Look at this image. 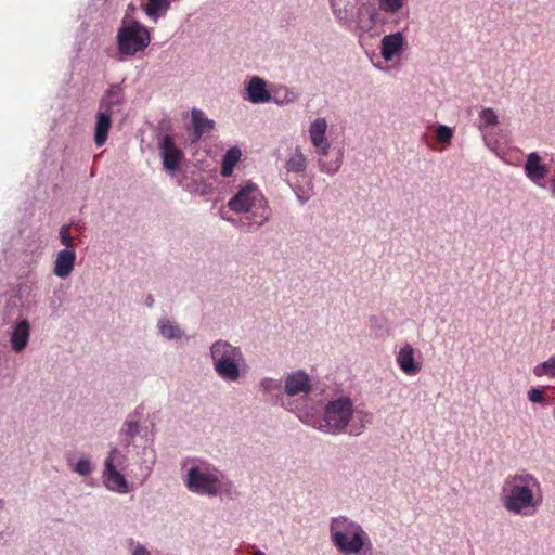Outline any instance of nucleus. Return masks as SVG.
<instances>
[{
    "label": "nucleus",
    "mask_w": 555,
    "mask_h": 555,
    "mask_svg": "<svg viewBox=\"0 0 555 555\" xmlns=\"http://www.w3.org/2000/svg\"><path fill=\"white\" fill-rule=\"evenodd\" d=\"M499 501L502 508L511 516H534L544 501L542 482L534 473L518 469L503 479Z\"/></svg>",
    "instance_id": "3"
},
{
    "label": "nucleus",
    "mask_w": 555,
    "mask_h": 555,
    "mask_svg": "<svg viewBox=\"0 0 555 555\" xmlns=\"http://www.w3.org/2000/svg\"><path fill=\"white\" fill-rule=\"evenodd\" d=\"M119 102V93L112 91L102 101L100 111L95 115L94 143L102 146L107 140L109 129L112 127L111 105Z\"/></svg>",
    "instance_id": "14"
},
{
    "label": "nucleus",
    "mask_w": 555,
    "mask_h": 555,
    "mask_svg": "<svg viewBox=\"0 0 555 555\" xmlns=\"http://www.w3.org/2000/svg\"><path fill=\"white\" fill-rule=\"evenodd\" d=\"M30 335V325L27 320L16 322L11 333V346L14 351L20 352L24 350L28 344Z\"/></svg>",
    "instance_id": "19"
},
{
    "label": "nucleus",
    "mask_w": 555,
    "mask_h": 555,
    "mask_svg": "<svg viewBox=\"0 0 555 555\" xmlns=\"http://www.w3.org/2000/svg\"><path fill=\"white\" fill-rule=\"evenodd\" d=\"M285 409L293 412L301 423L326 435L343 434L360 435L366 428L363 420L354 422L356 405L348 395H339L328 399L322 409L305 401L301 406L293 405L292 401L284 403Z\"/></svg>",
    "instance_id": "2"
},
{
    "label": "nucleus",
    "mask_w": 555,
    "mask_h": 555,
    "mask_svg": "<svg viewBox=\"0 0 555 555\" xmlns=\"http://www.w3.org/2000/svg\"><path fill=\"white\" fill-rule=\"evenodd\" d=\"M454 135V129L446 125H438L436 128V139L443 145H449Z\"/></svg>",
    "instance_id": "31"
},
{
    "label": "nucleus",
    "mask_w": 555,
    "mask_h": 555,
    "mask_svg": "<svg viewBox=\"0 0 555 555\" xmlns=\"http://www.w3.org/2000/svg\"><path fill=\"white\" fill-rule=\"evenodd\" d=\"M132 555H149V553L144 546L137 544L132 550Z\"/></svg>",
    "instance_id": "34"
},
{
    "label": "nucleus",
    "mask_w": 555,
    "mask_h": 555,
    "mask_svg": "<svg viewBox=\"0 0 555 555\" xmlns=\"http://www.w3.org/2000/svg\"><path fill=\"white\" fill-rule=\"evenodd\" d=\"M533 373L538 377H555V354L534 367Z\"/></svg>",
    "instance_id": "30"
},
{
    "label": "nucleus",
    "mask_w": 555,
    "mask_h": 555,
    "mask_svg": "<svg viewBox=\"0 0 555 555\" xmlns=\"http://www.w3.org/2000/svg\"><path fill=\"white\" fill-rule=\"evenodd\" d=\"M116 39L120 54L133 56L149 47L151 34L144 25L130 20L127 14L118 28Z\"/></svg>",
    "instance_id": "10"
},
{
    "label": "nucleus",
    "mask_w": 555,
    "mask_h": 555,
    "mask_svg": "<svg viewBox=\"0 0 555 555\" xmlns=\"http://www.w3.org/2000/svg\"><path fill=\"white\" fill-rule=\"evenodd\" d=\"M308 167V156L300 146H296L285 160V169L288 172L304 175Z\"/></svg>",
    "instance_id": "20"
},
{
    "label": "nucleus",
    "mask_w": 555,
    "mask_h": 555,
    "mask_svg": "<svg viewBox=\"0 0 555 555\" xmlns=\"http://www.w3.org/2000/svg\"><path fill=\"white\" fill-rule=\"evenodd\" d=\"M228 207L235 214L247 215V218L258 227L270 218L268 202L261 190L254 183H246L228 202Z\"/></svg>",
    "instance_id": "8"
},
{
    "label": "nucleus",
    "mask_w": 555,
    "mask_h": 555,
    "mask_svg": "<svg viewBox=\"0 0 555 555\" xmlns=\"http://www.w3.org/2000/svg\"><path fill=\"white\" fill-rule=\"evenodd\" d=\"M524 172L534 185L543 188L550 173V168L538 152H531L526 156Z\"/></svg>",
    "instance_id": "16"
},
{
    "label": "nucleus",
    "mask_w": 555,
    "mask_h": 555,
    "mask_svg": "<svg viewBox=\"0 0 555 555\" xmlns=\"http://www.w3.org/2000/svg\"><path fill=\"white\" fill-rule=\"evenodd\" d=\"M242 151L238 146L230 147L222 157L220 173L222 177H231L235 166L241 162Z\"/></svg>",
    "instance_id": "22"
},
{
    "label": "nucleus",
    "mask_w": 555,
    "mask_h": 555,
    "mask_svg": "<svg viewBox=\"0 0 555 555\" xmlns=\"http://www.w3.org/2000/svg\"><path fill=\"white\" fill-rule=\"evenodd\" d=\"M211 364L217 376L225 383H237L247 374L246 358L238 346L218 339L209 348Z\"/></svg>",
    "instance_id": "5"
},
{
    "label": "nucleus",
    "mask_w": 555,
    "mask_h": 555,
    "mask_svg": "<svg viewBox=\"0 0 555 555\" xmlns=\"http://www.w3.org/2000/svg\"><path fill=\"white\" fill-rule=\"evenodd\" d=\"M408 49V37L402 30L385 34L378 43V60L373 63L374 68L387 72L400 66Z\"/></svg>",
    "instance_id": "9"
},
{
    "label": "nucleus",
    "mask_w": 555,
    "mask_h": 555,
    "mask_svg": "<svg viewBox=\"0 0 555 555\" xmlns=\"http://www.w3.org/2000/svg\"><path fill=\"white\" fill-rule=\"evenodd\" d=\"M183 482L186 489L198 495L221 496L233 491V483L214 464L194 459L184 465Z\"/></svg>",
    "instance_id": "4"
},
{
    "label": "nucleus",
    "mask_w": 555,
    "mask_h": 555,
    "mask_svg": "<svg viewBox=\"0 0 555 555\" xmlns=\"http://www.w3.org/2000/svg\"><path fill=\"white\" fill-rule=\"evenodd\" d=\"M70 469L79 476L87 477L94 470L93 463L88 457H79L76 462L69 464Z\"/></svg>",
    "instance_id": "28"
},
{
    "label": "nucleus",
    "mask_w": 555,
    "mask_h": 555,
    "mask_svg": "<svg viewBox=\"0 0 555 555\" xmlns=\"http://www.w3.org/2000/svg\"><path fill=\"white\" fill-rule=\"evenodd\" d=\"M157 328L162 337L168 340L182 339L184 337V332L181 327L168 319L159 320Z\"/></svg>",
    "instance_id": "24"
},
{
    "label": "nucleus",
    "mask_w": 555,
    "mask_h": 555,
    "mask_svg": "<svg viewBox=\"0 0 555 555\" xmlns=\"http://www.w3.org/2000/svg\"><path fill=\"white\" fill-rule=\"evenodd\" d=\"M158 147L164 168L170 175H175L180 169L183 160L182 151L175 144L170 135H164Z\"/></svg>",
    "instance_id": "15"
},
{
    "label": "nucleus",
    "mask_w": 555,
    "mask_h": 555,
    "mask_svg": "<svg viewBox=\"0 0 555 555\" xmlns=\"http://www.w3.org/2000/svg\"><path fill=\"white\" fill-rule=\"evenodd\" d=\"M141 7L150 18L157 22L168 11L170 2L169 0H142Z\"/></svg>",
    "instance_id": "23"
},
{
    "label": "nucleus",
    "mask_w": 555,
    "mask_h": 555,
    "mask_svg": "<svg viewBox=\"0 0 555 555\" xmlns=\"http://www.w3.org/2000/svg\"><path fill=\"white\" fill-rule=\"evenodd\" d=\"M328 530L332 543L341 554H359L372 547L371 539L364 528L347 516L333 517L330 520Z\"/></svg>",
    "instance_id": "6"
},
{
    "label": "nucleus",
    "mask_w": 555,
    "mask_h": 555,
    "mask_svg": "<svg viewBox=\"0 0 555 555\" xmlns=\"http://www.w3.org/2000/svg\"><path fill=\"white\" fill-rule=\"evenodd\" d=\"M76 258L77 253L75 248L61 249L57 251L53 262V274L62 280L69 278L74 271Z\"/></svg>",
    "instance_id": "18"
},
{
    "label": "nucleus",
    "mask_w": 555,
    "mask_h": 555,
    "mask_svg": "<svg viewBox=\"0 0 555 555\" xmlns=\"http://www.w3.org/2000/svg\"><path fill=\"white\" fill-rule=\"evenodd\" d=\"M395 363L399 372L406 377H415L424 371V356L410 341H402L395 347Z\"/></svg>",
    "instance_id": "11"
},
{
    "label": "nucleus",
    "mask_w": 555,
    "mask_h": 555,
    "mask_svg": "<svg viewBox=\"0 0 555 555\" xmlns=\"http://www.w3.org/2000/svg\"><path fill=\"white\" fill-rule=\"evenodd\" d=\"M245 100L253 104H263L271 101V93L268 89V82L254 76L245 83Z\"/></svg>",
    "instance_id": "17"
},
{
    "label": "nucleus",
    "mask_w": 555,
    "mask_h": 555,
    "mask_svg": "<svg viewBox=\"0 0 555 555\" xmlns=\"http://www.w3.org/2000/svg\"><path fill=\"white\" fill-rule=\"evenodd\" d=\"M282 387V383L279 378L266 376L258 383L259 390L264 395H272L278 392Z\"/></svg>",
    "instance_id": "29"
},
{
    "label": "nucleus",
    "mask_w": 555,
    "mask_h": 555,
    "mask_svg": "<svg viewBox=\"0 0 555 555\" xmlns=\"http://www.w3.org/2000/svg\"><path fill=\"white\" fill-rule=\"evenodd\" d=\"M156 462L153 439L141 434L138 421H127L120 429V442L113 447L103 462L102 482L111 492L127 494L132 490L124 470L129 469L132 479L143 483Z\"/></svg>",
    "instance_id": "1"
},
{
    "label": "nucleus",
    "mask_w": 555,
    "mask_h": 555,
    "mask_svg": "<svg viewBox=\"0 0 555 555\" xmlns=\"http://www.w3.org/2000/svg\"><path fill=\"white\" fill-rule=\"evenodd\" d=\"M499 125L498 113L490 107H485L479 112V128H493Z\"/></svg>",
    "instance_id": "27"
},
{
    "label": "nucleus",
    "mask_w": 555,
    "mask_h": 555,
    "mask_svg": "<svg viewBox=\"0 0 555 555\" xmlns=\"http://www.w3.org/2000/svg\"><path fill=\"white\" fill-rule=\"evenodd\" d=\"M59 237L61 244L65 247L64 249L74 248V238L69 234V228L67 225H63L60 229Z\"/></svg>",
    "instance_id": "33"
},
{
    "label": "nucleus",
    "mask_w": 555,
    "mask_h": 555,
    "mask_svg": "<svg viewBox=\"0 0 555 555\" xmlns=\"http://www.w3.org/2000/svg\"><path fill=\"white\" fill-rule=\"evenodd\" d=\"M378 9L387 15L401 13L408 5V0H377Z\"/></svg>",
    "instance_id": "26"
},
{
    "label": "nucleus",
    "mask_w": 555,
    "mask_h": 555,
    "mask_svg": "<svg viewBox=\"0 0 555 555\" xmlns=\"http://www.w3.org/2000/svg\"><path fill=\"white\" fill-rule=\"evenodd\" d=\"M295 100V96L292 94V96H286L285 100L281 101L280 104L291 103Z\"/></svg>",
    "instance_id": "35"
},
{
    "label": "nucleus",
    "mask_w": 555,
    "mask_h": 555,
    "mask_svg": "<svg viewBox=\"0 0 555 555\" xmlns=\"http://www.w3.org/2000/svg\"><path fill=\"white\" fill-rule=\"evenodd\" d=\"M378 15V9L373 3L362 2L352 11L350 21H341L340 24L363 36L376 28Z\"/></svg>",
    "instance_id": "12"
},
{
    "label": "nucleus",
    "mask_w": 555,
    "mask_h": 555,
    "mask_svg": "<svg viewBox=\"0 0 555 555\" xmlns=\"http://www.w3.org/2000/svg\"><path fill=\"white\" fill-rule=\"evenodd\" d=\"M254 555H266L262 551L258 550L254 553Z\"/></svg>",
    "instance_id": "36"
},
{
    "label": "nucleus",
    "mask_w": 555,
    "mask_h": 555,
    "mask_svg": "<svg viewBox=\"0 0 555 555\" xmlns=\"http://www.w3.org/2000/svg\"><path fill=\"white\" fill-rule=\"evenodd\" d=\"M283 390L284 395L287 397V399L282 400V405L284 408V403L288 401H292L295 406H301L307 399L301 404H295L292 398L297 396L307 397L312 390V379L304 370L289 372L284 377ZM308 402L311 403L309 400Z\"/></svg>",
    "instance_id": "13"
},
{
    "label": "nucleus",
    "mask_w": 555,
    "mask_h": 555,
    "mask_svg": "<svg viewBox=\"0 0 555 555\" xmlns=\"http://www.w3.org/2000/svg\"><path fill=\"white\" fill-rule=\"evenodd\" d=\"M527 398L530 402L541 404L542 406H547L550 404L544 390L540 388H531L527 392Z\"/></svg>",
    "instance_id": "32"
},
{
    "label": "nucleus",
    "mask_w": 555,
    "mask_h": 555,
    "mask_svg": "<svg viewBox=\"0 0 555 555\" xmlns=\"http://www.w3.org/2000/svg\"><path fill=\"white\" fill-rule=\"evenodd\" d=\"M328 3L335 20L340 23L341 21H350L351 13L359 0H328Z\"/></svg>",
    "instance_id": "21"
},
{
    "label": "nucleus",
    "mask_w": 555,
    "mask_h": 555,
    "mask_svg": "<svg viewBox=\"0 0 555 555\" xmlns=\"http://www.w3.org/2000/svg\"><path fill=\"white\" fill-rule=\"evenodd\" d=\"M328 128V120L323 116H318L309 121L307 126V137L310 145L319 156L318 165L320 170L326 175L333 176L340 169L344 154L341 151H338L335 157H326L331 149Z\"/></svg>",
    "instance_id": "7"
},
{
    "label": "nucleus",
    "mask_w": 555,
    "mask_h": 555,
    "mask_svg": "<svg viewBox=\"0 0 555 555\" xmlns=\"http://www.w3.org/2000/svg\"><path fill=\"white\" fill-rule=\"evenodd\" d=\"M192 122L197 137L214 129L215 121L205 116L201 109H192Z\"/></svg>",
    "instance_id": "25"
}]
</instances>
